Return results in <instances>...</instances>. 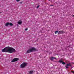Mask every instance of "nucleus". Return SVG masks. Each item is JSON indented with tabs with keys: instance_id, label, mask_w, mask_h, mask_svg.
Returning a JSON list of instances; mask_svg holds the SVG:
<instances>
[{
	"instance_id": "f8f14e48",
	"label": "nucleus",
	"mask_w": 74,
	"mask_h": 74,
	"mask_svg": "<svg viewBox=\"0 0 74 74\" xmlns=\"http://www.w3.org/2000/svg\"><path fill=\"white\" fill-rule=\"evenodd\" d=\"M58 33V31H56L55 32V34H56V33Z\"/></svg>"
},
{
	"instance_id": "f257e3e1",
	"label": "nucleus",
	"mask_w": 74,
	"mask_h": 74,
	"mask_svg": "<svg viewBox=\"0 0 74 74\" xmlns=\"http://www.w3.org/2000/svg\"><path fill=\"white\" fill-rule=\"evenodd\" d=\"M2 52H8V53H14L16 52V50L13 47H8L2 49Z\"/></svg>"
},
{
	"instance_id": "6ab92c4d",
	"label": "nucleus",
	"mask_w": 74,
	"mask_h": 74,
	"mask_svg": "<svg viewBox=\"0 0 74 74\" xmlns=\"http://www.w3.org/2000/svg\"><path fill=\"white\" fill-rule=\"evenodd\" d=\"M72 73H74V71H72Z\"/></svg>"
},
{
	"instance_id": "dca6fc26",
	"label": "nucleus",
	"mask_w": 74,
	"mask_h": 74,
	"mask_svg": "<svg viewBox=\"0 0 74 74\" xmlns=\"http://www.w3.org/2000/svg\"><path fill=\"white\" fill-rule=\"evenodd\" d=\"M65 67H66V69H67V68H69V67H67V66H66Z\"/></svg>"
},
{
	"instance_id": "7ed1b4c3",
	"label": "nucleus",
	"mask_w": 74,
	"mask_h": 74,
	"mask_svg": "<svg viewBox=\"0 0 74 74\" xmlns=\"http://www.w3.org/2000/svg\"><path fill=\"white\" fill-rule=\"evenodd\" d=\"M27 65V63L25 62H23L20 66L21 68H24V67H26Z\"/></svg>"
},
{
	"instance_id": "9b49d317",
	"label": "nucleus",
	"mask_w": 74,
	"mask_h": 74,
	"mask_svg": "<svg viewBox=\"0 0 74 74\" xmlns=\"http://www.w3.org/2000/svg\"><path fill=\"white\" fill-rule=\"evenodd\" d=\"M9 25H10V26H12L13 25L11 23H9Z\"/></svg>"
},
{
	"instance_id": "a211bd4d",
	"label": "nucleus",
	"mask_w": 74,
	"mask_h": 74,
	"mask_svg": "<svg viewBox=\"0 0 74 74\" xmlns=\"http://www.w3.org/2000/svg\"><path fill=\"white\" fill-rule=\"evenodd\" d=\"M51 6H53V5H50Z\"/></svg>"
},
{
	"instance_id": "f03ea898",
	"label": "nucleus",
	"mask_w": 74,
	"mask_h": 74,
	"mask_svg": "<svg viewBox=\"0 0 74 74\" xmlns=\"http://www.w3.org/2000/svg\"><path fill=\"white\" fill-rule=\"evenodd\" d=\"M36 51V49L33 47H30L28 50L27 51V53L30 52H33L34 51Z\"/></svg>"
},
{
	"instance_id": "6e6552de",
	"label": "nucleus",
	"mask_w": 74,
	"mask_h": 74,
	"mask_svg": "<svg viewBox=\"0 0 74 74\" xmlns=\"http://www.w3.org/2000/svg\"><path fill=\"white\" fill-rule=\"evenodd\" d=\"M63 33V31H59L58 32V34H61L62 33Z\"/></svg>"
},
{
	"instance_id": "20e7f679",
	"label": "nucleus",
	"mask_w": 74,
	"mask_h": 74,
	"mask_svg": "<svg viewBox=\"0 0 74 74\" xmlns=\"http://www.w3.org/2000/svg\"><path fill=\"white\" fill-rule=\"evenodd\" d=\"M18 60H19V58H16L12 60L11 62H16V61H18Z\"/></svg>"
},
{
	"instance_id": "1a4fd4ad",
	"label": "nucleus",
	"mask_w": 74,
	"mask_h": 74,
	"mask_svg": "<svg viewBox=\"0 0 74 74\" xmlns=\"http://www.w3.org/2000/svg\"><path fill=\"white\" fill-rule=\"evenodd\" d=\"M8 25H9V23H7L5 24V25L6 26H8Z\"/></svg>"
},
{
	"instance_id": "423d86ee",
	"label": "nucleus",
	"mask_w": 74,
	"mask_h": 74,
	"mask_svg": "<svg viewBox=\"0 0 74 74\" xmlns=\"http://www.w3.org/2000/svg\"><path fill=\"white\" fill-rule=\"evenodd\" d=\"M59 62H60V63H62L63 64H66L64 62L61 60H60Z\"/></svg>"
},
{
	"instance_id": "ddd939ff",
	"label": "nucleus",
	"mask_w": 74,
	"mask_h": 74,
	"mask_svg": "<svg viewBox=\"0 0 74 74\" xmlns=\"http://www.w3.org/2000/svg\"><path fill=\"white\" fill-rule=\"evenodd\" d=\"M55 58L53 57H52L51 58V60H53V59L54 58Z\"/></svg>"
},
{
	"instance_id": "f3484780",
	"label": "nucleus",
	"mask_w": 74,
	"mask_h": 74,
	"mask_svg": "<svg viewBox=\"0 0 74 74\" xmlns=\"http://www.w3.org/2000/svg\"><path fill=\"white\" fill-rule=\"evenodd\" d=\"M27 30V28H26V29H25V30L26 31Z\"/></svg>"
},
{
	"instance_id": "aec40b11",
	"label": "nucleus",
	"mask_w": 74,
	"mask_h": 74,
	"mask_svg": "<svg viewBox=\"0 0 74 74\" xmlns=\"http://www.w3.org/2000/svg\"><path fill=\"white\" fill-rule=\"evenodd\" d=\"M72 16L74 17V15H73Z\"/></svg>"
},
{
	"instance_id": "2eb2a0df",
	"label": "nucleus",
	"mask_w": 74,
	"mask_h": 74,
	"mask_svg": "<svg viewBox=\"0 0 74 74\" xmlns=\"http://www.w3.org/2000/svg\"><path fill=\"white\" fill-rule=\"evenodd\" d=\"M39 7H40V6L38 5L37 7V8H39Z\"/></svg>"
},
{
	"instance_id": "9d476101",
	"label": "nucleus",
	"mask_w": 74,
	"mask_h": 74,
	"mask_svg": "<svg viewBox=\"0 0 74 74\" xmlns=\"http://www.w3.org/2000/svg\"><path fill=\"white\" fill-rule=\"evenodd\" d=\"M67 66H71V64L70 63L67 64H66Z\"/></svg>"
},
{
	"instance_id": "39448f33",
	"label": "nucleus",
	"mask_w": 74,
	"mask_h": 74,
	"mask_svg": "<svg viewBox=\"0 0 74 74\" xmlns=\"http://www.w3.org/2000/svg\"><path fill=\"white\" fill-rule=\"evenodd\" d=\"M17 23L18 25H21V23H22V21L19 20L17 22Z\"/></svg>"
},
{
	"instance_id": "0eeeda50",
	"label": "nucleus",
	"mask_w": 74,
	"mask_h": 74,
	"mask_svg": "<svg viewBox=\"0 0 74 74\" xmlns=\"http://www.w3.org/2000/svg\"><path fill=\"white\" fill-rule=\"evenodd\" d=\"M29 74H33V71H30L29 72Z\"/></svg>"
},
{
	"instance_id": "4468645a",
	"label": "nucleus",
	"mask_w": 74,
	"mask_h": 74,
	"mask_svg": "<svg viewBox=\"0 0 74 74\" xmlns=\"http://www.w3.org/2000/svg\"><path fill=\"white\" fill-rule=\"evenodd\" d=\"M21 0H16V1L17 2H18V1H19Z\"/></svg>"
}]
</instances>
